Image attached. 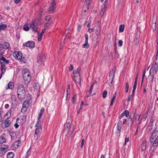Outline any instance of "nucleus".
I'll return each mask as SVG.
<instances>
[{"label": "nucleus", "mask_w": 158, "mask_h": 158, "mask_svg": "<svg viewBox=\"0 0 158 158\" xmlns=\"http://www.w3.org/2000/svg\"><path fill=\"white\" fill-rule=\"evenodd\" d=\"M73 68V66L72 64H70V66H69V69L70 71L72 70Z\"/></svg>", "instance_id": "0e129e2a"}, {"label": "nucleus", "mask_w": 158, "mask_h": 158, "mask_svg": "<svg viewBox=\"0 0 158 158\" xmlns=\"http://www.w3.org/2000/svg\"><path fill=\"white\" fill-rule=\"evenodd\" d=\"M70 124L69 123H66L65 127L64 129V131H65L70 126Z\"/></svg>", "instance_id": "de8ad7c7"}, {"label": "nucleus", "mask_w": 158, "mask_h": 158, "mask_svg": "<svg viewBox=\"0 0 158 158\" xmlns=\"http://www.w3.org/2000/svg\"><path fill=\"white\" fill-rule=\"evenodd\" d=\"M67 94H70V89L69 85L68 86V88L67 90Z\"/></svg>", "instance_id": "8fccbe9b"}, {"label": "nucleus", "mask_w": 158, "mask_h": 158, "mask_svg": "<svg viewBox=\"0 0 158 158\" xmlns=\"http://www.w3.org/2000/svg\"><path fill=\"white\" fill-rule=\"evenodd\" d=\"M7 27V25L6 24H3L2 23H1L0 24V31L4 29Z\"/></svg>", "instance_id": "b1692460"}, {"label": "nucleus", "mask_w": 158, "mask_h": 158, "mask_svg": "<svg viewBox=\"0 0 158 158\" xmlns=\"http://www.w3.org/2000/svg\"><path fill=\"white\" fill-rule=\"evenodd\" d=\"M96 31H97V32H99V33L101 31V28L100 26H99L98 28H97L96 29Z\"/></svg>", "instance_id": "774afa93"}, {"label": "nucleus", "mask_w": 158, "mask_h": 158, "mask_svg": "<svg viewBox=\"0 0 158 158\" xmlns=\"http://www.w3.org/2000/svg\"><path fill=\"white\" fill-rule=\"evenodd\" d=\"M134 115V113H133L131 115V114L128 119L127 121L128 126L130 128H131L132 126Z\"/></svg>", "instance_id": "423d86ee"}, {"label": "nucleus", "mask_w": 158, "mask_h": 158, "mask_svg": "<svg viewBox=\"0 0 158 158\" xmlns=\"http://www.w3.org/2000/svg\"><path fill=\"white\" fill-rule=\"evenodd\" d=\"M33 87L35 89H37L40 88V86L38 83H35L34 84Z\"/></svg>", "instance_id": "c9c22d12"}, {"label": "nucleus", "mask_w": 158, "mask_h": 158, "mask_svg": "<svg viewBox=\"0 0 158 158\" xmlns=\"http://www.w3.org/2000/svg\"><path fill=\"white\" fill-rule=\"evenodd\" d=\"M27 107L26 106H23L21 110V112L23 113H24L26 112L27 110Z\"/></svg>", "instance_id": "c03bdc74"}, {"label": "nucleus", "mask_w": 158, "mask_h": 158, "mask_svg": "<svg viewBox=\"0 0 158 158\" xmlns=\"http://www.w3.org/2000/svg\"><path fill=\"white\" fill-rule=\"evenodd\" d=\"M36 25L34 23H33L32 24H30V27L32 28V29H34V28H36Z\"/></svg>", "instance_id": "a18cd8bd"}, {"label": "nucleus", "mask_w": 158, "mask_h": 158, "mask_svg": "<svg viewBox=\"0 0 158 158\" xmlns=\"http://www.w3.org/2000/svg\"><path fill=\"white\" fill-rule=\"evenodd\" d=\"M43 58L42 56L39 55L37 57V62L38 66L41 65L43 63Z\"/></svg>", "instance_id": "4468645a"}, {"label": "nucleus", "mask_w": 158, "mask_h": 158, "mask_svg": "<svg viewBox=\"0 0 158 158\" xmlns=\"http://www.w3.org/2000/svg\"><path fill=\"white\" fill-rule=\"evenodd\" d=\"M107 93V92L106 90H104L103 92V94H102V97L103 98H105L106 97Z\"/></svg>", "instance_id": "79ce46f5"}, {"label": "nucleus", "mask_w": 158, "mask_h": 158, "mask_svg": "<svg viewBox=\"0 0 158 158\" xmlns=\"http://www.w3.org/2000/svg\"><path fill=\"white\" fill-rule=\"evenodd\" d=\"M152 143L153 144L151 146V150L154 151L156 149L158 143Z\"/></svg>", "instance_id": "5701e85b"}, {"label": "nucleus", "mask_w": 158, "mask_h": 158, "mask_svg": "<svg viewBox=\"0 0 158 158\" xmlns=\"http://www.w3.org/2000/svg\"><path fill=\"white\" fill-rule=\"evenodd\" d=\"M6 141V139L4 137L2 136L0 137V143H2Z\"/></svg>", "instance_id": "c756f323"}, {"label": "nucleus", "mask_w": 158, "mask_h": 158, "mask_svg": "<svg viewBox=\"0 0 158 158\" xmlns=\"http://www.w3.org/2000/svg\"><path fill=\"white\" fill-rule=\"evenodd\" d=\"M27 23L25 24L23 26V29L26 31H28L29 30V27Z\"/></svg>", "instance_id": "f704fd0d"}, {"label": "nucleus", "mask_w": 158, "mask_h": 158, "mask_svg": "<svg viewBox=\"0 0 158 158\" xmlns=\"http://www.w3.org/2000/svg\"><path fill=\"white\" fill-rule=\"evenodd\" d=\"M152 69L151 68L150 71V75L148 76V77L149 78V79H150V81L152 82H153V78L154 77V74H151V70Z\"/></svg>", "instance_id": "4be33fe9"}, {"label": "nucleus", "mask_w": 158, "mask_h": 158, "mask_svg": "<svg viewBox=\"0 0 158 158\" xmlns=\"http://www.w3.org/2000/svg\"><path fill=\"white\" fill-rule=\"evenodd\" d=\"M6 123L5 124V128H6L8 127L10 123V120H8L7 121H6Z\"/></svg>", "instance_id": "ea45409f"}, {"label": "nucleus", "mask_w": 158, "mask_h": 158, "mask_svg": "<svg viewBox=\"0 0 158 158\" xmlns=\"http://www.w3.org/2000/svg\"><path fill=\"white\" fill-rule=\"evenodd\" d=\"M1 44L3 47V49H6L10 47V44L8 42H5Z\"/></svg>", "instance_id": "f3484780"}, {"label": "nucleus", "mask_w": 158, "mask_h": 158, "mask_svg": "<svg viewBox=\"0 0 158 158\" xmlns=\"http://www.w3.org/2000/svg\"><path fill=\"white\" fill-rule=\"evenodd\" d=\"M139 35L137 32L134 39V43L136 45H137L139 42Z\"/></svg>", "instance_id": "ddd939ff"}, {"label": "nucleus", "mask_w": 158, "mask_h": 158, "mask_svg": "<svg viewBox=\"0 0 158 158\" xmlns=\"http://www.w3.org/2000/svg\"><path fill=\"white\" fill-rule=\"evenodd\" d=\"M14 84L12 82H10L8 84V88L10 89H13L14 87Z\"/></svg>", "instance_id": "72a5a7b5"}, {"label": "nucleus", "mask_w": 158, "mask_h": 158, "mask_svg": "<svg viewBox=\"0 0 158 158\" xmlns=\"http://www.w3.org/2000/svg\"><path fill=\"white\" fill-rule=\"evenodd\" d=\"M147 143L146 141L143 142L142 143L141 146V149L142 151H144L145 150L146 147Z\"/></svg>", "instance_id": "412c9836"}, {"label": "nucleus", "mask_w": 158, "mask_h": 158, "mask_svg": "<svg viewBox=\"0 0 158 158\" xmlns=\"http://www.w3.org/2000/svg\"><path fill=\"white\" fill-rule=\"evenodd\" d=\"M35 127H36V129L34 134V139L35 140H37L42 131L41 122L38 121L35 126Z\"/></svg>", "instance_id": "f257e3e1"}, {"label": "nucleus", "mask_w": 158, "mask_h": 158, "mask_svg": "<svg viewBox=\"0 0 158 158\" xmlns=\"http://www.w3.org/2000/svg\"><path fill=\"white\" fill-rule=\"evenodd\" d=\"M45 29H43L42 30L41 32L40 33V36H42L44 34V33L45 32Z\"/></svg>", "instance_id": "bf43d9fd"}, {"label": "nucleus", "mask_w": 158, "mask_h": 158, "mask_svg": "<svg viewBox=\"0 0 158 158\" xmlns=\"http://www.w3.org/2000/svg\"><path fill=\"white\" fill-rule=\"evenodd\" d=\"M124 25L122 24L120 25L119 27V31L123 32L124 28Z\"/></svg>", "instance_id": "2f4dec72"}, {"label": "nucleus", "mask_w": 158, "mask_h": 158, "mask_svg": "<svg viewBox=\"0 0 158 158\" xmlns=\"http://www.w3.org/2000/svg\"><path fill=\"white\" fill-rule=\"evenodd\" d=\"M9 147L7 145H5L3 144H2L0 146V148L4 151L6 149H7Z\"/></svg>", "instance_id": "7c9ffc66"}, {"label": "nucleus", "mask_w": 158, "mask_h": 158, "mask_svg": "<svg viewBox=\"0 0 158 158\" xmlns=\"http://www.w3.org/2000/svg\"><path fill=\"white\" fill-rule=\"evenodd\" d=\"M133 95L131 94V96H129L128 99H127V101L128 102H129L130 101H131L132 98H133Z\"/></svg>", "instance_id": "864d4df0"}, {"label": "nucleus", "mask_w": 158, "mask_h": 158, "mask_svg": "<svg viewBox=\"0 0 158 158\" xmlns=\"http://www.w3.org/2000/svg\"><path fill=\"white\" fill-rule=\"evenodd\" d=\"M44 108H42L41 110H40V113L39 115V117L38 118V121H39V120L41 117L42 116V115L43 114L44 112Z\"/></svg>", "instance_id": "aec40b11"}, {"label": "nucleus", "mask_w": 158, "mask_h": 158, "mask_svg": "<svg viewBox=\"0 0 158 158\" xmlns=\"http://www.w3.org/2000/svg\"><path fill=\"white\" fill-rule=\"evenodd\" d=\"M122 122L121 121H119L118 123L117 124V130L118 131H120V130L121 129V127H122L121 125H122Z\"/></svg>", "instance_id": "393cba45"}, {"label": "nucleus", "mask_w": 158, "mask_h": 158, "mask_svg": "<svg viewBox=\"0 0 158 158\" xmlns=\"http://www.w3.org/2000/svg\"><path fill=\"white\" fill-rule=\"evenodd\" d=\"M156 61L155 63V66H156L157 65V63H158V51H157V52L156 55Z\"/></svg>", "instance_id": "49530a36"}, {"label": "nucleus", "mask_w": 158, "mask_h": 158, "mask_svg": "<svg viewBox=\"0 0 158 158\" xmlns=\"http://www.w3.org/2000/svg\"><path fill=\"white\" fill-rule=\"evenodd\" d=\"M140 115L139 114H137L135 117V119L136 120H139L140 118Z\"/></svg>", "instance_id": "680f3d73"}, {"label": "nucleus", "mask_w": 158, "mask_h": 158, "mask_svg": "<svg viewBox=\"0 0 158 158\" xmlns=\"http://www.w3.org/2000/svg\"><path fill=\"white\" fill-rule=\"evenodd\" d=\"M25 92L24 87L22 84L20 85L18 87L17 92Z\"/></svg>", "instance_id": "2eb2a0df"}, {"label": "nucleus", "mask_w": 158, "mask_h": 158, "mask_svg": "<svg viewBox=\"0 0 158 158\" xmlns=\"http://www.w3.org/2000/svg\"><path fill=\"white\" fill-rule=\"evenodd\" d=\"M94 86V84H92L90 87V89L89 91V93H90V94H91V93L92 92V90Z\"/></svg>", "instance_id": "3c124183"}, {"label": "nucleus", "mask_w": 158, "mask_h": 158, "mask_svg": "<svg viewBox=\"0 0 158 158\" xmlns=\"http://www.w3.org/2000/svg\"><path fill=\"white\" fill-rule=\"evenodd\" d=\"M82 47L83 48H88L89 47V45L88 44V42H85V43L82 45Z\"/></svg>", "instance_id": "473e14b6"}, {"label": "nucleus", "mask_w": 158, "mask_h": 158, "mask_svg": "<svg viewBox=\"0 0 158 158\" xmlns=\"http://www.w3.org/2000/svg\"><path fill=\"white\" fill-rule=\"evenodd\" d=\"M114 71L113 69H112L110 72L109 74V77H110V78L109 79V80L110 81V83L111 84H112L113 80V78L114 76Z\"/></svg>", "instance_id": "9b49d317"}, {"label": "nucleus", "mask_w": 158, "mask_h": 158, "mask_svg": "<svg viewBox=\"0 0 158 158\" xmlns=\"http://www.w3.org/2000/svg\"><path fill=\"white\" fill-rule=\"evenodd\" d=\"M45 19L47 21L48 24H50V23H51L52 22V20L49 16L46 17Z\"/></svg>", "instance_id": "4c0bfd02"}, {"label": "nucleus", "mask_w": 158, "mask_h": 158, "mask_svg": "<svg viewBox=\"0 0 158 158\" xmlns=\"http://www.w3.org/2000/svg\"><path fill=\"white\" fill-rule=\"evenodd\" d=\"M56 2L55 0H52L51 3V5L48 9V11L50 13H53L54 12L56 6Z\"/></svg>", "instance_id": "39448f33"}, {"label": "nucleus", "mask_w": 158, "mask_h": 158, "mask_svg": "<svg viewBox=\"0 0 158 158\" xmlns=\"http://www.w3.org/2000/svg\"><path fill=\"white\" fill-rule=\"evenodd\" d=\"M11 100L12 105H15L16 106H17L18 103L17 101V99L15 95H12Z\"/></svg>", "instance_id": "f8f14e48"}, {"label": "nucleus", "mask_w": 158, "mask_h": 158, "mask_svg": "<svg viewBox=\"0 0 158 158\" xmlns=\"http://www.w3.org/2000/svg\"><path fill=\"white\" fill-rule=\"evenodd\" d=\"M21 143V141L20 140H18L15 141L13 144V146H15V148H17L19 146H20Z\"/></svg>", "instance_id": "6ab92c4d"}, {"label": "nucleus", "mask_w": 158, "mask_h": 158, "mask_svg": "<svg viewBox=\"0 0 158 158\" xmlns=\"http://www.w3.org/2000/svg\"><path fill=\"white\" fill-rule=\"evenodd\" d=\"M19 120V118H17V119H16V123L15 124V125H14V126H15V127L16 128V129H17L19 127V125H18V121Z\"/></svg>", "instance_id": "37998d69"}, {"label": "nucleus", "mask_w": 158, "mask_h": 158, "mask_svg": "<svg viewBox=\"0 0 158 158\" xmlns=\"http://www.w3.org/2000/svg\"><path fill=\"white\" fill-rule=\"evenodd\" d=\"M22 73L24 81L26 83L30 82L31 80V77L29 70L27 69H24L23 70Z\"/></svg>", "instance_id": "f03ea898"}, {"label": "nucleus", "mask_w": 158, "mask_h": 158, "mask_svg": "<svg viewBox=\"0 0 158 158\" xmlns=\"http://www.w3.org/2000/svg\"><path fill=\"white\" fill-rule=\"evenodd\" d=\"M94 28H89V29L88 31L89 33H91L92 32H93L94 31Z\"/></svg>", "instance_id": "052dcab7"}, {"label": "nucleus", "mask_w": 158, "mask_h": 158, "mask_svg": "<svg viewBox=\"0 0 158 158\" xmlns=\"http://www.w3.org/2000/svg\"><path fill=\"white\" fill-rule=\"evenodd\" d=\"M29 105V102L27 100H25L23 104V106L28 107Z\"/></svg>", "instance_id": "58836bf2"}, {"label": "nucleus", "mask_w": 158, "mask_h": 158, "mask_svg": "<svg viewBox=\"0 0 158 158\" xmlns=\"http://www.w3.org/2000/svg\"><path fill=\"white\" fill-rule=\"evenodd\" d=\"M19 60H20V61L23 63H26L27 62V60L24 57H22V58Z\"/></svg>", "instance_id": "a19ab883"}, {"label": "nucleus", "mask_w": 158, "mask_h": 158, "mask_svg": "<svg viewBox=\"0 0 158 158\" xmlns=\"http://www.w3.org/2000/svg\"><path fill=\"white\" fill-rule=\"evenodd\" d=\"M18 98L21 101H23L25 98V92H17Z\"/></svg>", "instance_id": "9d476101"}, {"label": "nucleus", "mask_w": 158, "mask_h": 158, "mask_svg": "<svg viewBox=\"0 0 158 158\" xmlns=\"http://www.w3.org/2000/svg\"><path fill=\"white\" fill-rule=\"evenodd\" d=\"M76 96H74L73 97V103H75L76 102Z\"/></svg>", "instance_id": "603ef678"}, {"label": "nucleus", "mask_w": 158, "mask_h": 158, "mask_svg": "<svg viewBox=\"0 0 158 158\" xmlns=\"http://www.w3.org/2000/svg\"><path fill=\"white\" fill-rule=\"evenodd\" d=\"M85 140L84 139H82V141L81 142V147L82 148L83 147V146L84 145V143Z\"/></svg>", "instance_id": "e2e57ef3"}, {"label": "nucleus", "mask_w": 158, "mask_h": 158, "mask_svg": "<svg viewBox=\"0 0 158 158\" xmlns=\"http://www.w3.org/2000/svg\"><path fill=\"white\" fill-rule=\"evenodd\" d=\"M129 138H126L125 139V142L124 143V145H125L127 142H128L129 141Z\"/></svg>", "instance_id": "69168bd1"}, {"label": "nucleus", "mask_w": 158, "mask_h": 158, "mask_svg": "<svg viewBox=\"0 0 158 158\" xmlns=\"http://www.w3.org/2000/svg\"><path fill=\"white\" fill-rule=\"evenodd\" d=\"M0 64H1V72L2 73H4L6 69L5 65L1 60H0Z\"/></svg>", "instance_id": "a211bd4d"}, {"label": "nucleus", "mask_w": 158, "mask_h": 158, "mask_svg": "<svg viewBox=\"0 0 158 158\" xmlns=\"http://www.w3.org/2000/svg\"><path fill=\"white\" fill-rule=\"evenodd\" d=\"M0 60H2L5 63H6V64H8L9 63V61L8 60L6 59L3 56H1V57L0 58Z\"/></svg>", "instance_id": "c85d7f7f"}, {"label": "nucleus", "mask_w": 158, "mask_h": 158, "mask_svg": "<svg viewBox=\"0 0 158 158\" xmlns=\"http://www.w3.org/2000/svg\"><path fill=\"white\" fill-rule=\"evenodd\" d=\"M23 46L30 48H33L35 47V43L34 41H28L23 44Z\"/></svg>", "instance_id": "6e6552de"}, {"label": "nucleus", "mask_w": 158, "mask_h": 158, "mask_svg": "<svg viewBox=\"0 0 158 158\" xmlns=\"http://www.w3.org/2000/svg\"><path fill=\"white\" fill-rule=\"evenodd\" d=\"M129 112L127 110H125L121 114L120 116H119L118 118L119 119H120L124 116H126V117H127L129 116Z\"/></svg>", "instance_id": "dca6fc26"}, {"label": "nucleus", "mask_w": 158, "mask_h": 158, "mask_svg": "<svg viewBox=\"0 0 158 158\" xmlns=\"http://www.w3.org/2000/svg\"><path fill=\"white\" fill-rule=\"evenodd\" d=\"M81 68H78L75 71H73V74H77V73H79L81 71Z\"/></svg>", "instance_id": "e433bc0d"}, {"label": "nucleus", "mask_w": 158, "mask_h": 158, "mask_svg": "<svg viewBox=\"0 0 158 158\" xmlns=\"http://www.w3.org/2000/svg\"><path fill=\"white\" fill-rule=\"evenodd\" d=\"M13 56L16 59H21L22 57V53L21 52L15 51L13 53Z\"/></svg>", "instance_id": "1a4fd4ad"}, {"label": "nucleus", "mask_w": 158, "mask_h": 158, "mask_svg": "<svg viewBox=\"0 0 158 158\" xmlns=\"http://www.w3.org/2000/svg\"><path fill=\"white\" fill-rule=\"evenodd\" d=\"M11 110H10L5 115V117H7V119H9L10 118L11 115Z\"/></svg>", "instance_id": "a878e982"}, {"label": "nucleus", "mask_w": 158, "mask_h": 158, "mask_svg": "<svg viewBox=\"0 0 158 158\" xmlns=\"http://www.w3.org/2000/svg\"><path fill=\"white\" fill-rule=\"evenodd\" d=\"M88 1H89L88 4L87 5L86 4V5L83 6V10H82V13L81 14L82 15L85 16L88 14V9L89 8V6L91 3V0H85V1L86 3Z\"/></svg>", "instance_id": "20e7f679"}, {"label": "nucleus", "mask_w": 158, "mask_h": 158, "mask_svg": "<svg viewBox=\"0 0 158 158\" xmlns=\"http://www.w3.org/2000/svg\"><path fill=\"white\" fill-rule=\"evenodd\" d=\"M85 42H88V35L87 34H86L85 35Z\"/></svg>", "instance_id": "5fc2aeb1"}, {"label": "nucleus", "mask_w": 158, "mask_h": 158, "mask_svg": "<svg viewBox=\"0 0 158 158\" xmlns=\"http://www.w3.org/2000/svg\"><path fill=\"white\" fill-rule=\"evenodd\" d=\"M108 0H106L103 3L101 11L100 12V14L102 16L103 15L105 11H106V9L108 5Z\"/></svg>", "instance_id": "0eeeda50"}, {"label": "nucleus", "mask_w": 158, "mask_h": 158, "mask_svg": "<svg viewBox=\"0 0 158 158\" xmlns=\"http://www.w3.org/2000/svg\"><path fill=\"white\" fill-rule=\"evenodd\" d=\"M5 152V151L4 150H2V149H1V148H0V156L4 154Z\"/></svg>", "instance_id": "13d9d810"}, {"label": "nucleus", "mask_w": 158, "mask_h": 158, "mask_svg": "<svg viewBox=\"0 0 158 158\" xmlns=\"http://www.w3.org/2000/svg\"><path fill=\"white\" fill-rule=\"evenodd\" d=\"M123 42L122 40H119V41L118 42V46L119 47L122 46L123 45Z\"/></svg>", "instance_id": "4d7b16f0"}, {"label": "nucleus", "mask_w": 158, "mask_h": 158, "mask_svg": "<svg viewBox=\"0 0 158 158\" xmlns=\"http://www.w3.org/2000/svg\"><path fill=\"white\" fill-rule=\"evenodd\" d=\"M158 130L155 128L150 136V141L151 143H158Z\"/></svg>", "instance_id": "7ed1b4c3"}, {"label": "nucleus", "mask_w": 158, "mask_h": 158, "mask_svg": "<svg viewBox=\"0 0 158 158\" xmlns=\"http://www.w3.org/2000/svg\"><path fill=\"white\" fill-rule=\"evenodd\" d=\"M70 97V94H67V96L66 97V100L67 101H68L69 100Z\"/></svg>", "instance_id": "338daca9"}, {"label": "nucleus", "mask_w": 158, "mask_h": 158, "mask_svg": "<svg viewBox=\"0 0 158 158\" xmlns=\"http://www.w3.org/2000/svg\"><path fill=\"white\" fill-rule=\"evenodd\" d=\"M117 92H115V94H114L113 97L111 99V100L114 101L117 95Z\"/></svg>", "instance_id": "6e6d98bb"}, {"label": "nucleus", "mask_w": 158, "mask_h": 158, "mask_svg": "<svg viewBox=\"0 0 158 158\" xmlns=\"http://www.w3.org/2000/svg\"><path fill=\"white\" fill-rule=\"evenodd\" d=\"M129 87V85L128 84V83L127 82L126 83V88H125L126 91H125L126 93H127L128 92Z\"/></svg>", "instance_id": "09e8293b"}, {"label": "nucleus", "mask_w": 158, "mask_h": 158, "mask_svg": "<svg viewBox=\"0 0 158 158\" xmlns=\"http://www.w3.org/2000/svg\"><path fill=\"white\" fill-rule=\"evenodd\" d=\"M14 156V154L12 152H9L7 154V158H13Z\"/></svg>", "instance_id": "cd10ccee"}, {"label": "nucleus", "mask_w": 158, "mask_h": 158, "mask_svg": "<svg viewBox=\"0 0 158 158\" xmlns=\"http://www.w3.org/2000/svg\"><path fill=\"white\" fill-rule=\"evenodd\" d=\"M41 19H36L34 21V23L37 26L39 24H40V23H41Z\"/></svg>", "instance_id": "bb28decb"}]
</instances>
